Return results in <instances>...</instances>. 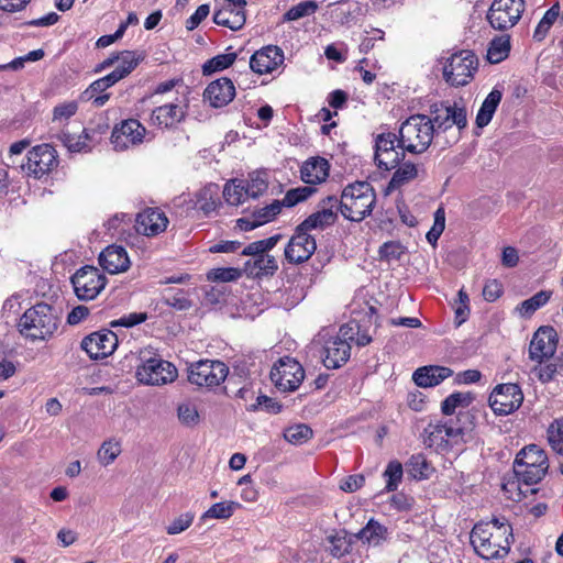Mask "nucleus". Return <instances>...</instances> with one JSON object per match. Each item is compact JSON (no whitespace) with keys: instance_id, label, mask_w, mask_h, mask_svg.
<instances>
[{"instance_id":"1","label":"nucleus","mask_w":563,"mask_h":563,"mask_svg":"<svg viewBox=\"0 0 563 563\" xmlns=\"http://www.w3.org/2000/svg\"><path fill=\"white\" fill-rule=\"evenodd\" d=\"M471 543L484 559L504 558L512 543V528L505 518L478 522L471 531Z\"/></svg>"},{"instance_id":"2","label":"nucleus","mask_w":563,"mask_h":563,"mask_svg":"<svg viewBox=\"0 0 563 563\" xmlns=\"http://www.w3.org/2000/svg\"><path fill=\"white\" fill-rule=\"evenodd\" d=\"M338 213H311L301 222L285 247V258L292 264L308 261L317 249L316 240L309 234L312 229H323L336 220Z\"/></svg>"},{"instance_id":"3","label":"nucleus","mask_w":563,"mask_h":563,"mask_svg":"<svg viewBox=\"0 0 563 563\" xmlns=\"http://www.w3.org/2000/svg\"><path fill=\"white\" fill-rule=\"evenodd\" d=\"M59 324L57 310L48 303L40 302L25 310L18 322L21 335L32 342L48 340Z\"/></svg>"},{"instance_id":"4","label":"nucleus","mask_w":563,"mask_h":563,"mask_svg":"<svg viewBox=\"0 0 563 563\" xmlns=\"http://www.w3.org/2000/svg\"><path fill=\"white\" fill-rule=\"evenodd\" d=\"M282 234H275L268 239L258 240L246 245L242 255L251 258L244 263V272L247 276L262 279L272 277L278 271V261L268 252L282 240Z\"/></svg>"},{"instance_id":"5","label":"nucleus","mask_w":563,"mask_h":563,"mask_svg":"<svg viewBox=\"0 0 563 563\" xmlns=\"http://www.w3.org/2000/svg\"><path fill=\"white\" fill-rule=\"evenodd\" d=\"M398 147L411 154L426 152L432 143L434 124L426 114H413L399 126Z\"/></svg>"},{"instance_id":"6","label":"nucleus","mask_w":563,"mask_h":563,"mask_svg":"<svg viewBox=\"0 0 563 563\" xmlns=\"http://www.w3.org/2000/svg\"><path fill=\"white\" fill-rule=\"evenodd\" d=\"M549 468L548 455L539 445L529 444L521 449L514 462V473L521 485L532 486L542 481Z\"/></svg>"},{"instance_id":"7","label":"nucleus","mask_w":563,"mask_h":563,"mask_svg":"<svg viewBox=\"0 0 563 563\" xmlns=\"http://www.w3.org/2000/svg\"><path fill=\"white\" fill-rule=\"evenodd\" d=\"M477 65L478 59L472 51H460L446 59L443 67V78L451 86H465L473 78Z\"/></svg>"},{"instance_id":"8","label":"nucleus","mask_w":563,"mask_h":563,"mask_svg":"<svg viewBox=\"0 0 563 563\" xmlns=\"http://www.w3.org/2000/svg\"><path fill=\"white\" fill-rule=\"evenodd\" d=\"M58 165V155L51 144L33 146L26 154V161L19 168L29 177L41 179L48 175Z\"/></svg>"},{"instance_id":"9","label":"nucleus","mask_w":563,"mask_h":563,"mask_svg":"<svg viewBox=\"0 0 563 563\" xmlns=\"http://www.w3.org/2000/svg\"><path fill=\"white\" fill-rule=\"evenodd\" d=\"M229 367L218 360H200L189 367L188 380L200 387L219 386L228 377Z\"/></svg>"},{"instance_id":"10","label":"nucleus","mask_w":563,"mask_h":563,"mask_svg":"<svg viewBox=\"0 0 563 563\" xmlns=\"http://www.w3.org/2000/svg\"><path fill=\"white\" fill-rule=\"evenodd\" d=\"M525 11V0H494L487 12L493 29L506 31L514 27Z\"/></svg>"},{"instance_id":"11","label":"nucleus","mask_w":563,"mask_h":563,"mask_svg":"<svg viewBox=\"0 0 563 563\" xmlns=\"http://www.w3.org/2000/svg\"><path fill=\"white\" fill-rule=\"evenodd\" d=\"M135 375L141 384L159 386L173 383L178 372L170 362L151 357L137 366Z\"/></svg>"},{"instance_id":"12","label":"nucleus","mask_w":563,"mask_h":563,"mask_svg":"<svg viewBox=\"0 0 563 563\" xmlns=\"http://www.w3.org/2000/svg\"><path fill=\"white\" fill-rule=\"evenodd\" d=\"M305 378V371L295 358L285 356L278 360L271 371V379L284 393L296 390Z\"/></svg>"},{"instance_id":"13","label":"nucleus","mask_w":563,"mask_h":563,"mask_svg":"<svg viewBox=\"0 0 563 563\" xmlns=\"http://www.w3.org/2000/svg\"><path fill=\"white\" fill-rule=\"evenodd\" d=\"M76 296L80 300H92L107 285V277L93 266H84L71 277Z\"/></svg>"},{"instance_id":"14","label":"nucleus","mask_w":563,"mask_h":563,"mask_svg":"<svg viewBox=\"0 0 563 563\" xmlns=\"http://www.w3.org/2000/svg\"><path fill=\"white\" fill-rule=\"evenodd\" d=\"M398 137L393 132L379 133L375 136L374 159L379 169L391 170L405 158V151L399 152Z\"/></svg>"},{"instance_id":"15","label":"nucleus","mask_w":563,"mask_h":563,"mask_svg":"<svg viewBox=\"0 0 563 563\" xmlns=\"http://www.w3.org/2000/svg\"><path fill=\"white\" fill-rule=\"evenodd\" d=\"M488 401L496 415L506 416L521 406L523 394L517 384H500L493 389Z\"/></svg>"},{"instance_id":"16","label":"nucleus","mask_w":563,"mask_h":563,"mask_svg":"<svg viewBox=\"0 0 563 563\" xmlns=\"http://www.w3.org/2000/svg\"><path fill=\"white\" fill-rule=\"evenodd\" d=\"M146 128L136 119L123 120L111 134V143L117 151H125L143 143Z\"/></svg>"},{"instance_id":"17","label":"nucleus","mask_w":563,"mask_h":563,"mask_svg":"<svg viewBox=\"0 0 563 563\" xmlns=\"http://www.w3.org/2000/svg\"><path fill=\"white\" fill-rule=\"evenodd\" d=\"M432 123L434 124V133L446 131L455 124L459 129H463L467 124L466 110L464 107L450 104L449 102L431 106Z\"/></svg>"},{"instance_id":"18","label":"nucleus","mask_w":563,"mask_h":563,"mask_svg":"<svg viewBox=\"0 0 563 563\" xmlns=\"http://www.w3.org/2000/svg\"><path fill=\"white\" fill-rule=\"evenodd\" d=\"M467 412H459L456 423H430L426 431L432 441L445 442L449 445L459 444L464 441V435L471 430L466 423L461 424V420H468Z\"/></svg>"},{"instance_id":"19","label":"nucleus","mask_w":563,"mask_h":563,"mask_svg":"<svg viewBox=\"0 0 563 563\" xmlns=\"http://www.w3.org/2000/svg\"><path fill=\"white\" fill-rule=\"evenodd\" d=\"M118 346V336L112 331H99L91 333L81 341V349L90 358L99 360L109 356Z\"/></svg>"},{"instance_id":"20","label":"nucleus","mask_w":563,"mask_h":563,"mask_svg":"<svg viewBox=\"0 0 563 563\" xmlns=\"http://www.w3.org/2000/svg\"><path fill=\"white\" fill-rule=\"evenodd\" d=\"M245 0H223L222 7L213 13V22L230 30H241L246 21Z\"/></svg>"},{"instance_id":"21","label":"nucleus","mask_w":563,"mask_h":563,"mask_svg":"<svg viewBox=\"0 0 563 563\" xmlns=\"http://www.w3.org/2000/svg\"><path fill=\"white\" fill-rule=\"evenodd\" d=\"M556 332L552 327H541L533 334L529 345V356L532 361L542 363L556 351Z\"/></svg>"},{"instance_id":"22","label":"nucleus","mask_w":563,"mask_h":563,"mask_svg":"<svg viewBox=\"0 0 563 563\" xmlns=\"http://www.w3.org/2000/svg\"><path fill=\"white\" fill-rule=\"evenodd\" d=\"M284 52L276 45H267L256 51L250 58V68L258 74H271L283 65Z\"/></svg>"},{"instance_id":"23","label":"nucleus","mask_w":563,"mask_h":563,"mask_svg":"<svg viewBox=\"0 0 563 563\" xmlns=\"http://www.w3.org/2000/svg\"><path fill=\"white\" fill-rule=\"evenodd\" d=\"M235 97V86L230 78L221 77L211 81L203 91V99L213 108L229 104Z\"/></svg>"},{"instance_id":"24","label":"nucleus","mask_w":563,"mask_h":563,"mask_svg":"<svg viewBox=\"0 0 563 563\" xmlns=\"http://www.w3.org/2000/svg\"><path fill=\"white\" fill-rule=\"evenodd\" d=\"M100 266L110 274H119L129 269L131 262L126 250L117 244L107 246L98 257Z\"/></svg>"},{"instance_id":"25","label":"nucleus","mask_w":563,"mask_h":563,"mask_svg":"<svg viewBox=\"0 0 563 563\" xmlns=\"http://www.w3.org/2000/svg\"><path fill=\"white\" fill-rule=\"evenodd\" d=\"M351 355V345L341 336H333L324 344L323 364L327 368H339Z\"/></svg>"},{"instance_id":"26","label":"nucleus","mask_w":563,"mask_h":563,"mask_svg":"<svg viewBox=\"0 0 563 563\" xmlns=\"http://www.w3.org/2000/svg\"><path fill=\"white\" fill-rule=\"evenodd\" d=\"M186 118V110L176 103L156 107L151 114V123L161 129H173Z\"/></svg>"},{"instance_id":"27","label":"nucleus","mask_w":563,"mask_h":563,"mask_svg":"<svg viewBox=\"0 0 563 563\" xmlns=\"http://www.w3.org/2000/svg\"><path fill=\"white\" fill-rule=\"evenodd\" d=\"M376 201L375 192L364 195V197L356 198L349 202H339L338 198L333 196H328L322 200L318 211H333L336 208V211H372Z\"/></svg>"},{"instance_id":"28","label":"nucleus","mask_w":563,"mask_h":563,"mask_svg":"<svg viewBox=\"0 0 563 563\" xmlns=\"http://www.w3.org/2000/svg\"><path fill=\"white\" fill-rule=\"evenodd\" d=\"M166 213H136L134 228L137 233L155 236L167 228Z\"/></svg>"},{"instance_id":"29","label":"nucleus","mask_w":563,"mask_h":563,"mask_svg":"<svg viewBox=\"0 0 563 563\" xmlns=\"http://www.w3.org/2000/svg\"><path fill=\"white\" fill-rule=\"evenodd\" d=\"M329 162L323 157H311L307 159L301 168V179L309 185H316L324 181L329 176Z\"/></svg>"},{"instance_id":"30","label":"nucleus","mask_w":563,"mask_h":563,"mask_svg":"<svg viewBox=\"0 0 563 563\" xmlns=\"http://www.w3.org/2000/svg\"><path fill=\"white\" fill-rule=\"evenodd\" d=\"M453 371L445 366L429 365L418 368L413 373V382L420 387H433L445 378L452 376Z\"/></svg>"},{"instance_id":"31","label":"nucleus","mask_w":563,"mask_h":563,"mask_svg":"<svg viewBox=\"0 0 563 563\" xmlns=\"http://www.w3.org/2000/svg\"><path fill=\"white\" fill-rule=\"evenodd\" d=\"M314 191L316 189L310 186L290 189L286 192L283 200L274 199L257 211H280L283 207L291 208L309 198Z\"/></svg>"},{"instance_id":"32","label":"nucleus","mask_w":563,"mask_h":563,"mask_svg":"<svg viewBox=\"0 0 563 563\" xmlns=\"http://www.w3.org/2000/svg\"><path fill=\"white\" fill-rule=\"evenodd\" d=\"M503 98V90L494 87L483 101L475 119L476 126L479 129L488 125L496 112Z\"/></svg>"},{"instance_id":"33","label":"nucleus","mask_w":563,"mask_h":563,"mask_svg":"<svg viewBox=\"0 0 563 563\" xmlns=\"http://www.w3.org/2000/svg\"><path fill=\"white\" fill-rule=\"evenodd\" d=\"M406 470L416 481L428 479L434 472V468L428 462L427 457L421 453L413 454L409 457L406 462Z\"/></svg>"},{"instance_id":"34","label":"nucleus","mask_w":563,"mask_h":563,"mask_svg":"<svg viewBox=\"0 0 563 563\" xmlns=\"http://www.w3.org/2000/svg\"><path fill=\"white\" fill-rule=\"evenodd\" d=\"M388 529L377 520L371 519L357 533V537L371 545H379L388 538Z\"/></svg>"},{"instance_id":"35","label":"nucleus","mask_w":563,"mask_h":563,"mask_svg":"<svg viewBox=\"0 0 563 563\" xmlns=\"http://www.w3.org/2000/svg\"><path fill=\"white\" fill-rule=\"evenodd\" d=\"M222 206L218 186L205 187L197 196V211H216Z\"/></svg>"},{"instance_id":"36","label":"nucleus","mask_w":563,"mask_h":563,"mask_svg":"<svg viewBox=\"0 0 563 563\" xmlns=\"http://www.w3.org/2000/svg\"><path fill=\"white\" fill-rule=\"evenodd\" d=\"M509 52L510 36L508 34L496 36L489 43L487 51V59L492 64L500 63L508 57Z\"/></svg>"},{"instance_id":"37","label":"nucleus","mask_w":563,"mask_h":563,"mask_svg":"<svg viewBox=\"0 0 563 563\" xmlns=\"http://www.w3.org/2000/svg\"><path fill=\"white\" fill-rule=\"evenodd\" d=\"M222 196L227 203L238 207L249 199L247 191L243 187V179H232L223 188Z\"/></svg>"},{"instance_id":"38","label":"nucleus","mask_w":563,"mask_h":563,"mask_svg":"<svg viewBox=\"0 0 563 563\" xmlns=\"http://www.w3.org/2000/svg\"><path fill=\"white\" fill-rule=\"evenodd\" d=\"M142 59L143 57L133 51H122L121 59L111 73L115 76H119L118 80L120 81L130 75L137 67Z\"/></svg>"},{"instance_id":"39","label":"nucleus","mask_w":563,"mask_h":563,"mask_svg":"<svg viewBox=\"0 0 563 563\" xmlns=\"http://www.w3.org/2000/svg\"><path fill=\"white\" fill-rule=\"evenodd\" d=\"M552 296V291L550 290H541L530 297L529 299L523 300L516 310L520 313L521 317H530L538 309L548 303Z\"/></svg>"},{"instance_id":"40","label":"nucleus","mask_w":563,"mask_h":563,"mask_svg":"<svg viewBox=\"0 0 563 563\" xmlns=\"http://www.w3.org/2000/svg\"><path fill=\"white\" fill-rule=\"evenodd\" d=\"M404 476V467L402 464L397 461L393 460L390 461L385 471L383 472V478L386 482V485L384 487L385 493H391L397 490L398 486L400 485Z\"/></svg>"},{"instance_id":"41","label":"nucleus","mask_w":563,"mask_h":563,"mask_svg":"<svg viewBox=\"0 0 563 563\" xmlns=\"http://www.w3.org/2000/svg\"><path fill=\"white\" fill-rule=\"evenodd\" d=\"M474 396L471 393H453L448 396L441 404V410L444 415L451 416L457 408H467Z\"/></svg>"},{"instance_id":"42","label":"nucleus","mask_w":563,"mask_h":563,"mask_svg":"<svg viewBox=\"0 0 563 563\" xmlns=\"http://www.w3.org/2000/svg\"><path fill=\"white\" fill-rule=\"evenodd\" d=\"M243 187L247 191L249 198H257L268 188L266 174L263 172H253L249 179H243Z\"/></svg>"},{"instance_id":"43","label":"nucleus","mask_w":563,"mask_h":563,"mask_svg":"<svg viewBox=\"0 0 563 563\" xmlns=\"http://www.w3.org/2000/svg\"><path fill=\"white\" fill-rule=\"evenodd\" d=\"M418 170L413 163H404L395 170L390 181L388 183L387 189L394 190L399 188L404 184L416 178Z\"/></svg>"},{"instance_id":"44","label":"nucleus","mask_w":563,"mask_h":563,"mask_svg":"<svg viewBox=\"0 0 563 563\" xmlns=\"http://www.w3.org/2000/svg\"><path fill=\"white\" fill-rule=\"evenodd\" d=\"M277 213H250L249 217L236 220L235 228L247 232L275 220Z\"/></svg>"},{"instance_id":"45","label":"nucleus","mask_w":563,"mask_h":563,"mask_svg":"<svg viewBox=\"0 0 563 563\" xmlns=\"http://www.w3.org/2000/svg\"><path fill=\"white\" fill-rule=\"evenodd\" d=\"M238 55L234 52L219 54L208 59L202 66L203 75H211L216 71H220L229 68L236 59Z\"/></svg>"},{"instance_id":"46","label":"nucleus","mask_w":563,"mask_h":563,"mask_svg":"<svg viewBox=\"0 0 563 563\" xmlns=\"http://www.w3.org/2000/svg\"><path fill=\"white\" fill-rule=\"evenodd\" d=\"M240 507L235 501H221L213 504L200 518L201 521L207 519H229L234 510Z\"/></svg>"},{"instance_id":"47","label":"nucleus","mask_w":563,"mask_h":563,"mask_svg":"<svg viewBox=\"0 0 563 563\" xmlns=\"http://www.w3.org/2000/svg\"><path fill=\"white\" fill-rule=\"evenodd\" d=\"M559 15H560V5H559V3H555L544 13L542 19L538 23V25L534 30V33H533V38L536 41H542L547 36L549 30L551 29L553 23L556 21Z\"/></svg>"},{"instance_id":"48","label":"nucleus","mask_w":563,"mask_h":563,"mask_svg":"<svg viewBox=\"0 0 563 563\" xmlns=\"http://www.w3.org/2000/svg\"><path fill=\"white\" fill-rule=\"evenodd\" d=\"M318 10V3L313 0L302 1L291 7L284 15L283 21H297L301 18L313 14Z\"/></svg>"},{"instance_id":"49","label":"nucleus","mask_w":563,"mask_h":563,"mask_svg":"<svg viewBox=\"0 0 563 563\" xmlns=\"http://www.w3.org/2000/svg\"><path fill=\"white\" fill-rule=\"evenodd\" d=\"M327 540V549L334 558H341L350 552L352 543L351 539L345 533L342 532L330 536Z\"/></svg>"},{"instance_id":"50","label":"nucleus","mask_w":563,"mask_h":563,"mask_svg":"<svg viewBox=\"0 0 563 563\" xmlns=\"http://www.w3.org/2000/svg\"><path fill=\"white\" fill-rule=\"evenodd\" d=\"M164 302L179 311L189 310L192 307V301L187 297V294L181 290L169 289L164 295Z\"/></svg>"},{"instance_id":"51","label":"nucleus","mask_w":563,"mask_h":563,"mask_svg":"<svg viewBox=\"0 0 563 563\" xmlns=\"http://www.w3.org/2000/svg\"><path fill=\"white\" fill-rule=\"evenodd\" d=\"M548 442L552 450L563 455V418L555 419L548 428Z\"/></svg>"},{"instance_id":"52","label":"nucleus","mask_w":563,"mask_h":563,"mask_svg":"<svg viewBox=\"0 0 563 563\" xmlns=\"http://www.w3.org/2000/svg\"><path fill=\"white\" fill-rule=\"evenodd\" d=\"M311 437V428L303 423L291 426L284 432L285 440L296 445L307 442Z\"/></svg>"},{"instance_id":"53","label":"nucleus","mask_w":563,"mask_h":563,"mask_svg":"<svg viewBox=\"0 0 563 563\" xmlns=\"http://www.w3.org/2000/svg\"><path fill=\"white\" fill-rule=\"evenodd\" d=\"M374 189L367 181H356L344 188L339 202H349L364 195L373 194Z\"/></svg>"},{"instance_id":"54","label":"nucleus","mask_w":563,"mask_h":563,"mask_svg":"<svg viewBox=\"0 0 563 563\" xmlns=\"http://www.w3.org/2000/svg\"><path fill=\"white\" fill-rule=\"evenodd\" d=\"M406 247L398 241H388L380 245L378 255L380 261H398L405 254Z\"/></svg>"},{"instance_id":"55","label":"nucleus","mask_w":563,"mask_h":563,"mask_svg":"<svg viewBox=\"0 0 563 563\" xmlns=\"http://www.w3.org/2000/svg\"><path fill=\"white\" fill-rule=\"evenodd\" d=\"M78 111L77 101H67L59 103L53 109V122L66 123L68 120L74 117Z\"/></svg>"},{"instance_id":"56","label":"nucleus","mask_w":563,"mask_h":563,"mask_svg":"<svg viewBox=\"0 0 563 563\" xmlns=\"http://www.w3.org/2000/svg\"><path fill=\"white\" fill-rule=\"evenodd\" d=\"M119 76L113 75L112 73L108 74L107 76L99 78L90 84V86L86 89L84 95L88 99H92L96 93H101L108 88L115 85Z\"/></svg>"},{"instance_id":"57","label":"nucleus","mask_w":563,"mask_h":563,"mask_svg":"<svg viewBox=\"0 0 563 563\" xmlns=\"http://www.w3.org/2000/svg\"><path fill=\"white\" fill-rule=\"evenodd\" d=\"M121 453V446L119 442L115 441H104L101 448L98 451V459L101 464L109 465L111 464L118 455Z\"/></svg>"},{"instance_id":"58","label":"nucleus","mask_w":563,"mask_h":563,"mask_svg":"<svg viewBox=\"0 0 563 563\" xmlns=\"http://www.w3.org/2000/svg\"><path fill=\"white\" fill-rule=\"evenodd\" d=\"M177 413L183 424L195 426L199 421L198 410L191 402L180 404L178 406Z\"/></svg>"},{"instance_id":"59","label":"nucleus","mask_w":563,"mask_h":563,"mask_svg":"<svg viewBox=\"0 0 563 563\" xmlns=\"http://www.w3.org/2000/svg\"><path fill=\"white\" fill-rule=\"evenodd\" d=\"M58 139L62 143L68 148L69 152L79 153L81 151H88L89 145L86 144L85 140L82 141L78 135H74L67 131H62L58 135Z\"/></svg>"},{"instance_id":"60","label":"nucleus","mask_w":563,"mask_h":563,"mask_svg":"<svg viewBox=\"0 0 563 563\" xmlns=\"http://www.w3.org/2000/svg\"><path fill=\"white\" fill-rule=\"evenodd\" d=\"M280 409L282 406L266 395L257 396L255 402L247 407L249 411L265 410L271 413H277Z\"/></svg>"},{"instance_id":"61","label":"nucleus","mask_w":563,"mask_h":563,"mask_svg":"<svg viewBox=\"0 0 563 563\" xmlns=\"http://www.w3.org/2000/svg\"><path fill=\"white\" fill-rule=\"evenodd\" d=\"M445 229V213H434V221L431 229L427 232V241L435 247L438 240Z\"/></svg>"},{"instance_id":"62","label":"nucleus","mask_w":563,"mask_h":563,"mask_svg":"<svg viewBox=\"0 0 563 563\" xmlns=\"http://www.w3.org/2000/svg\"><path fill=\"white\" fill-rule=\"evenodd\" d=\"M194 514L186 512L175 518L169 526L166 528L168 534H178L188 529L194 521Z\"/></svg>"},{"instance_id":"63","label":"nucleus","mask_w":563,"mask_h":563,"mask_svg":"<svg viewBox=\"0 0 563 563\" xmlns=\"http://www.w3.org/2000/svg\"><path fill=\"white\" fill-rule=\"evenodd\" d=\"M240 276V271L233 267L216 268L208 273L209 280H219L223 283L236 280Z\"/></svg>"},{"instance_id":"64","label":"nucleus","mask_w":563,"mask_h":563,"mask_svg":"<svg viewBox=\"0 0 563 563\" xmlns=\"http://www.w3.org/2000/svg\"><path fill=\"white\" fill-rule=\"evenodd\" d=\"M209 4L199 5L196 11L186 20V29L188 31L195 30L209 14Z\"/></svg>"}]
</instances>
